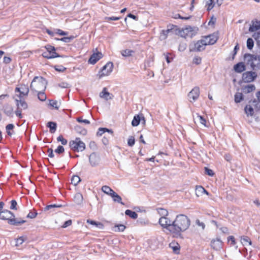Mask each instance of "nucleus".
Instances as JSON below:
<instances>
[{
	"mask_svg": "<svg viewBox=\"0 0 260 260\" xmlns=\"http://www.w3.org/2000/svg\"><path fill=\"white\" fill-rule=\"evenodd\" d=\"M106 132H107L111 134H113V131L112 129H110L107 128L100 127L98 129L96 135L98 136H101Z\"/></svg>",
	"mask_w": 260,
	"mask_h": 260,
	"instance_id": "32",
	"label": "nucleus"
},
{
	"mask_svg": "<svg viewBox=\"0 0 260 260\" xmlns=\"http://www.w3.org/2000/svg\"><path fill=\"white\" fill-rule=\"evenodd\" d=\"M125 214L126 215L128 216L133 219H136L138 218L137 213L136 212L129 209H127L125 211Z\"/></svg>",
	"mask_w": 260,
	"mask_h": 260,
	"instance_id": "29",
	"label": "nucleus"
},
{
	"mask_svg": "<svg viewBox=\"0 0 260 260\" xmlns=\"http://www.w3.org/2000/svg\"><path fill=\"white\" fill-rule=\"evenodd\" d=\"M69 145L71 149L75 152H82L86 148L85 144L80 138H76L75 140L70 141Z\"/></svg>",
	"mask_w": 260,
	"mask_h": 260,
	"instance_id": "4",
	"label": "nucleus"
},
{
	"mask_svg": "<svg viewBox=\"0 0 260 260\" xmlns=\"http://www.w3.org/2000/svg\"><path fill=\"white\" fill-rule=\"evenodd\" d=\"M121 18L120 17H106L105 18V21L107 22H109L110 20L116 21L118 20Z\"/></svg>",
	"mask_w": 260,
	"mask_h": 260,
	"instance_id": "56",
	"label": "nucleus"
},
{
	"mask_svg": "<svg viewBox=\"0 0 260 260\" xmlns=\"http://www.w3.org/2000/svg\"><path fill=\"white\" fill-rule=\"evenodd\" d=\"M169 247L172 248L175 254H179L180 252V246L177 243L171 242L169 244Z\"/></svg>",
	"mask_w": 260,
	"mask_h": 260,
	"instance_id": "24",
	"label": "nucleus"
},
{
	"mask_svg": "<svg viewBox=\"0 0 260 260\" xmlns=\"http://www.w3.org/2000/svg\"><path fill=\"white\" fill-rule=\"evenodd\" d=\"M205 172L206 174L210 176H213L214 174L213 171L211 169H209L207 167L205 168Z\"/></svg>",
	"mask_w": 260,
	"mask_h": 260,
	"instance_id": "58",
	"label": "nucleus"
},
{
	"mask_svg": "<svg viewBox=\"0 0 260 260\" xmlns=\"http://www.w3.org/2000/svg\"><path fill=\"white\" fill-rule=\"evenodd\" d=\"M81 181L80 178L77 175H74L71 179V183L74 185H77Z\"/></svg>",
	"mask_w": 260,
	"mask_h": 260,
	"instance_id": "40",
	"label": "nucleus"
},
{
	"mask_svg": "<svg viewBox=\"0 0 260 260\" xmlns=\"http://www.w3.org/2000/svg\"><path fill=\"white\" fill-rule=\"evenodd\" d=\"M197 117L199 118L200 122L203 125L206 126V120L205 119V118L203 116H201L199 114H198Z\"/></svg>",
	"mask_w": 260,
	"mask_h": 260,
	"instance_id": "60",
	"label": "nucleus"
},
{
	"mask_svg": "<svg viewBox=\"0 0 260 260\" xmlns=\"http://www.w3.org/2000/svg\"><path fill=\"white\" fill-rule=\"evenodd\" d=\"M56 34L60 36H66L68 35V32L67 31H64L60 29H57L56 30Z\"/></svg>",
	"mask_w": 260,
	"mask_h": 260,
	"instance_id": "63",
	"label": "nucleus"
},
{
	"mask_svg": "<svg viewBox=\"0 0 260 260\" xmlns=\"http://www.w3.org/2000/svg\"><path fill=\"white\" fill-rule=\"evenodd\" d=\"M200 88L194 87L188 94V97L190 102H194L198 100L200 95Z\"/></svg>",
	"mask_w": 260,
	"mask_h": 260,
	"instance_id": "8",
	"label": "nucleus"
},
{
	"mask_svg": "<svg viewBox=\"0 0 260 260\" xmlns=\"http://www.w3.org/2000/svg\"><path fill=\"white\" fill-rule=\"evenodd\" d=\"M47 126L49 128V131L51 133L53 134L55 133L57 127V124L55 122L49 121L47 123Z\"/></svg>",
	"mask_w": 260,
	"mask_h": 260,
	"instance_id": "26",
	"label": "nucleus"
},
{
	"mask_svg": "<svg viewBox=\"0 0 260 260\" xmlns=\"http://www.w3.org/2000/svg\"><path fill=\"white\" fill-rule=\"evenodd\" d=\"M49 105L50 106L56 109H58L59 108V105H58V102L57 101L50 100Z\"/></svg>",
	"mask_w": 260,
	"mask_h": 260,
	"instance_id": "50",
	"label": "nucleus"
},
{
	"mask_svg": "<svg viewBox=\"0 0 260 260\" xmlns=\"http://www.w3.org/2000/svg\"><path fill=\"white\" fill-rule=\"evenodd\" d=\"M46 49V51L42 53V56L47 59H52L55 57H63V56L59 55L56 52V49L54 46L50 45H47L45 46Z\"/></svg>",
	"mask_w": 260,
	"mask_h": 260,
	"instance_id": "6",
	"label": "nucleus"
},
{
	"mask_svg": "<svg viewBox=\"0 0 260 260\" xmlns=\"http://www.w3.org/2000/svg\"><path fill=\"white\" fill-rule=\"evenodd\" d=\"M74 39V37L73 36H71L70 37H64L61 38L60 39H57V40H59L65 43H70Z\"/></svg>",
	"mask_w": 260,
	"mask_h": 260,
	"instance_id": "41",
	"label": "nucleus"
},
{
	"mask_svg": "<svg viewBox=\"0 0 260 260\" xmlns=\"http://www.w3.org/2000/svg\"><path fill=\"white\" fill-rule=\"evenodd\" d=\"M102 190L106 194L111 196L113 194V192H114V191L110 187L107 185L103 186L102 187Z\"/></svg>",
	"mask_w": 260,
	"mask_h": 260,
	"instance_id": "30",
	"label": "nucleus"
},
{
	"mask_svg": "<svg viewBox=\"0 0 260 260\" xmlns=\"http://www.w3.org/2000/svg\"><path fill=\"white\" fill-rule=\"evenodd\" d=\"M57 141H59L61 142V144L65 145L68 143V141L64 139L62 135L59 136L57 138Z\"/></svg>",
	"mask_w": 260,
	"mask_h": 260,
	"instance_id": "51",
	"label": "nucleus"
},
{
	"mask_svg": "<svg viewBox=\"0 0 260 260\" xmlns=\"http://www.w3.org/2000/svg\"><path fill=\"white\" fill-rule=\"evenodd\" d=\"M166 217H161L158 221L159 224L165 229V226H166Z\"/></svg>",
	"mask_w": 260,
	"mask_h": 260,
	"instance_id": "53",
	"label": "nucleus"
},
{
	"mask_svg": "<svg viewBox=\"0 0 260 260\" xmlns=\"http://www.w3.org/2000/svg\"><path fill=\"white\" fill-rule=\"evenodd\" d=\"M253 105L255 109L257 110H260V102L258 101H256L254 99L253 101Z\"/></svg>",
	"mask_w": 260,
	"mask_h": 260,
	"instance_id": "54",
	"label": "nucleus"
},
{
	"mask_svg": "<svg viewBox=\"0 0 260 260\" xmlns=\"http://www.w3.org/2000/svg\"><path fill=\"white\" fill-rule=\"evenodd\" d=\"M11 206L10 209L17 210V203L15 200H13L10 202Z\"/></svg>",
	"mask_w": 260,
	"mask_h": 260,
	"instance_id": "49",
	"label": "nucleus"
},
{
	"mask_svg": "<svg viewBox=\"0 0 260 260\" xmlns=\"http://www.w3.org/2000/svg\"><path fill=\"white\" fill-rule=\"evenodd\" d=\"M83 200L82 194L80 192H77L75 194L74 198V202L77 205H81Z\"/></svg>",
	"mask_w": 260,
	"mask_h": 260,
	"instance_id": "25",
	"label": "nucleus"
},
{
	"mask_svg": "<svg viewBox=\"0 0 260 260\" xmlns=\"http://www.w3.org/2000/svg\"><path fill=\"white\" fill-rule=\"evenodd\" d=\"M158 213L161 216V217H166L168 215V211L164 209L159 208L157 209Z\"/></svg>",
	"mask_w": 260,
	"mask_h": 260,
	"instance_id": "39",
	"label": "nucleus"
},
{
	"mask_svg": "<svg viewBox=\"0 0 260 260\" xmlns=\"http://www.w3.org/2000/svg\"><path fill=\"white\" fill-rule=\"evenodd\" d=\"M235 71L237 73H241L246 70L244 63L240 62L236 64L234 67Z\"/></svg>",
	"mask_w": 260,
	"mask_h": 260,
	"instance_id": "21",
	"label": "nucleus"
},
{
	"mask_svg": "<svg viewBox=\"0 0 260 260\" xmlns=\"http://www.w3.org/2000/svg\"><path fill=\"white\" fill-rule=\"evenodd\" d=\"M58 85L59 87L63 88H68L69 87V84L68 83L63 82L58 84Z\"/></svg>",
	"mask_w": 260,
	"mask_h": 260,
	"instance_id": "62",
	"label": "nucleus"
},
{
	"mask_svg": "<svg viewBox=\"0 0 260 260\" xmlns=\"http://www.w3.org/2000/svg\"><path fill=\"white\" fill-rule=\"evenodd\" d=\"M14 128V125L13 124H8L6 127V131L8 135L9 136H11L12 135V133L10 132L11 130H12Z\"/></svg>",
	"mask_w": 260,
	"mask_h": 260,
	"instance_id": "45",
	"label": "nucleus"
},
{
	"mask_svg": "<svg viewBox=\"0 0 260 260\" xmlns=\"http://www.w3.org/2000/svg\"><path fill=\"white\" fill-rule=\"evenodd\" d=\"M29 90L28 86L24 84L21 85L19 87H16L15 90L16 92H19L20 94L18 95L19 98L27 95Z\"/></svg>",
	"mask_w": 260,
	"mask_h": 260,
	"instance_id": "11",
	"label": "nucleus"
},
{
	"mask_svg": "<svg viewBox=\"0 0 260 260\" xmlns=\"http://www.w3.org/2000/svg\"><path fill=\"white\" fill-rule=\"evenodd\" d=\"M252 37L256 41V44L257 46L260 47V32H255Z\"/></svg>",
	"mask_w": 260,
	"mask_h": 260,
	"instance_id": "43",
	"label": "nucleus"
},
{
	"mask_svg": "<svg viewBox=\"0 0 260 260\" xmlns=\"http://www.w3.org/2000/svg\"><path fill=\"white\" fill-rule=\"evenodd\" d=\"M126 226L123 224H116L114 226V231L116 232H123L125 229Z\"/></svg>",
	"mask_w": 260,
	"mask_h": 260,
	"instance_id": "36",
	"label": "nucleus"
},
{
	"mask_svg": "<svg viewBox=\"0 0 260 260\" xmlns=\"http://www.w3.org/2000/svg\"><path fill=\"white\" fill-rule=\"evenodd\" d=\"M113 64L112 62H107L101 70L100 75V77L101 78L103 76L109 75L112 71Z\"/></svg>",
	"mask_w": 260,
	"mask_h": 260,
	"instance_id": "9",
	"label": "nucleus"
},
{
	"mask_svg": "<svg viewBox=\"0 0 260 260\" xmlns=\"http://www.w3.org/2000/svg\"><path fill=\"white\" fill-rule=\"evenodd\" d=\"M241 243L243 245H247V244L249 245H251V241L250 239L246 236H243L241 237Z\"/></svg>",
	"mask_w": 260,
	"mask_h": 260,
	"instance_id": "31",
	"label": "nucleus"
},
{
	"mask_svg": "<svg viewBox=\"0 0 260 260\" xmlns=\"http://www.w3.org/2000/svg\"><path fill=\"white\" fill-rule=\"evenodd\" d=\"M223 0H207L206 6L208 11L212 10L216 5L219 7L222 4Z\"/></svg>",
	"mask_w": 260,
	"mask_h": 260,
	"instance_id": "12",
	"label": "nucleus"
},
{
	"mask_svg": "<svg viewBox=\"0 0 260 260\" xmlns=\"http://www.w3.org/2000/svg\"><path fill=\"white\" fill-rule=\"evenodd\" d=\"M11 61V58L10 57L5 56L3 59L4 63L8 64Z\"/></svg>",
	"mask_w": 260,
	"mask_h": 260,
	"instance_id": "64",
	"label": "nucleus"
},
{
	"mask_svg": "<svg viewBox=\"0 0 260 260\" xmlns=\"http://www.w3.org/2000/svg\"><path fill=\"white\" fill-rule=\"evenodd\" d=\"M203 191H205V189L202 186H197L196 188V194L198 197L202 196Z\"/></svg>",
	"mask_w": 260,
	"mask_h": 260,
	"instance_id": "38",
	"label": "nucleus"
},
{
	"mask_svg": "<svg viewBox=\"0 0 260 260\" xmlns=\"http://www.w3.org/2000/svg\"><path fill=\"white\" fill-rule=\"evenodd\" d=\"M242 89L244 93H248L255 90V87L253 84H248L246 86H243Z\"/></svg>",
	"mask_w": 260,
	"mask_h": 260,
	"instance_id": "23",
	"label": "nucleus"
},
{
	"mask_svg": "<svg viewBox=\"0 0 260 260\" xmlns=\"http://www.w3.org/2000/svg\"><path fill=\"white\" fill-rule=\"evenodd\" d=\"M47 84V80L45 78L42 77H35L30 84V88L31 90L37 92L44 91Z\"/></svg>",
	"mask_w": 260,
	"mask_h": 260,
	"instance_id": "3",
	"label": "nucleus"
},
{
	"mask_svg": "<svg viewBox=\"0 0 260 260\" xmlns=\"http://www.w3.org/2000/svg\"><path fill=\"white\" fill-rule=\"evenodd\" d=\"M120 52L123 56L129 57L133 55V54L135 53V51L133 50L126 49L125 50H121Z\"/></svg>",
	"mask_w": 260,
	"mask_h": 260,
	"instance_id": "27",
	"label": "nucleus"
},
{
	"mask_svg": "<svg viewBox=\"0 0 260 260\" xmlns=\"http://www.w3.org/2000/svg\"><path fill=\"white\" fill-rule=\"evenodd\" d=\"M244 111L247 116H252L254 114V110L250 105H246L244 108Z\"/></svg>",
	"mask_w": 260,
	"mask_h": 260,
	"instance_id": "28",
	"label": "nucleus"
},
{
	"mask_svg": "<svg viewBox=\"0 0 260 260\" xmlns=\"http://www.w3.org/2000/svg\"><path fill=\"white\" fill-rule=\"evenodd\" d=\"M64 151V149L62 146L59 145L55 150L54 152L58 154H61Z\"/></svg>",
	"mask_w": 260,
	"mask_h": 260,
	"instance_id": "55",
	"label": "nucleus"
},
{
	"mask_svg": "<svg viewBox=\"0 0 260 260\" xmlns=\"http://www.w3.org/2000/svg\"><path fill=\"white\" fill-rule=\"evenodd\" d=\"M254 42L251 38H248L247 40V47L248 49H252L253 47Z\"/></svg>",
	"mask_w": 260,
	"mask_h": 260,
	"instance_id": "47",
	"label": "nucleus"
},
{
	"mask_svg": "<svg viewBox=\"0 0 260 260\" xmlns=\"http://www.w3.org/2000/svg\"><path fill=\"white\" fill-rule=\"evenodd\" d=\"M135 143V138L133 136H131L129 137L127 141V144L129 146L132 147L134 146Z\"/></svg>",
	"mask_w": 260,
	"mask_h": 260,
	"instance_id": "52",
	"label": "nucleus"
},
{
	"mask_svg": "<svg viewBox=\"0 0 260 260\" xmlns=\"http://www.w3.org/2000/svg\"><path fill=\"white\" fill-rule=\"evenodd\" d=\"M38 214V213L35 210L33 211H30L29 213L27 214L26 217L28 218L33 219L35 218Z\"/></svg>",
	"mask_w": 260,
	"mask_h": 260,
	"instance_id": "46",
	"label": "nucleus"
},
{
	"mask_svg": "<svg viewBox=\"0 0 260 260\" xmlns=\"http://www.w3.org/2000/svg\"><path fill=\"white\" fill-rule=\"evenodd\" d=\"M3 111L4 113L8 116L12 117L13 116V108L9 104H6L3 107Z\"/></svg>",
	"mask_w": 260,
	"mask_h": 260,
	"instance_id": "17",
	"label": "nucleus"
},
{
	"mask_svg": "<svg viewBox=\"0 0 260 260\" xmlns=\"http://www.w3.org/2000/svg\"><path fill=\"white\" fill-rule=\"evenodd\" d=\"M0 219L8 220V223L12 225L18 226L26 222L21 218H15V216L11 211L5 209L0 212Z\"/></svg>",
	"mask_w": 260,
	"mask_h": 260,
	"instance_id": "2",
	"label": "nucleus"
},
{
	"mask_svg": "<svg viewBox=\"0 0 260 260\" xmlns=\"http://www.w3.org/2000/svg\"><path fill=\"white\" fill-rule=\"evenodd\" d=\"M184 30L186 31V32H192L194 31H197L198 28L196 27H192L190 26L186 27Z\"/></svg>",
	"mask_w": 260,
	"mask_h": 260,
	"instance_id": "59",
	"label": "nucleus"
},
{
	"mask_svg": "<svg viewBox=\"0 0 260 260\" xmlns=\"http://www.w3.org/2000/svg\"><path fill=\"white\" fill-rule=\"evenodd\" d=\"M62 207V206L61 204H59V205H57V204L49 205L47 206L46 207H45L44 211H48V210H51V209H52L53 208H61Z\"/></svg>",
	"mask_w": 260,
	"mask_h": 260,
	"instance_id": "44",
	"label": "nucleus"
},
{
	"mask_svg": "<svg viewBox=\"0 0 260 260\" xmlns=\"http://www.w3.org/2000/svg\"><path fill=\"white\" fill-rule=\"evenodd\" d=\"M140 117L139 115H135L134 118L132 121V125L133 126H137L140 124Z\"/></svg>",
	"mask_w": 260,
	"mask_h": 260,
	"instance_id": "37",
	"label": "nucleus"
},
{
	"mask_svg": "<svg viewBox=\"0 0 260 260\" xmlns=\"http://www.w3.org/2000/svg\"><path fill=\"white\" fill-rule=\"evenodd\" d=\"M110 95V93L107 91V88L104 87L102 92L100 93V96L101 98H103L106 100L108 101V100L112 99L113 97V95L111 94Z\"/></svg>",
	"mask_w": 260,
	"mask_h": 260,
	"instance_id": "20",
	"label": "nucleus"
},
{
	"mask_svg": "<svg viewBox=\"0 0 260 260\" xmlns=\"http://www.w3.org/2000/svg\"><path fill=\"white\" fill-rule=\"evenodd\" d=\"M54 69L59 72H63L66 70V68L61 65H56L54 67Z\"/></svg>",
	"mask_w": 260,
	"mask_h": 260,
	"instance_id": "48",
	"label": "nucleus"
},
{
	"mask_svg": "<svg viewBox=\"0 0 260 260\" xmlns=\"http://www.w3.org/2000/svg\"><path fill=\"white\" fill-rule=\"evenodd\" d=\"M100 157L94 152L89 156V161L92 167L97 166L100 161Z\"/></svg>",
	"mask_w": 260,
	"mask_h": 260,
	"instance_id": "14",
	"label": "nucleus"
},
{
	"mask_svg": "<svg viewBox=\"0 0 260 260\" xmlns=\"http://www.w3.org/2000/svg\"><path fill=\"white\" fill-rule=\"evenodd\" d=\"M222 244L223 242L220 239L216 238L211 240L210 245L213 249L217 251L220 250L222 248Z\"/></svg>",
	"mask_w": 260,
	"mask_h": 260,
	"instance_id": "13",
	"label": "nucleus"
},
{
	"mask_svg": "<svg viewBox=\"0 0 260 260\" xmlns=\"http://www.w3.org/2000/svg\"><path fill=\"white\" fill-rule=\"evenodd\" d=\"M15 101L18 109L25 110L27 108V104L24 100H22V98H19V100L16 99Z\"/></svg>",
	"mask_w": 260,
	"mask_h": 260,
	"instance_id": "18",
	"label": "nucleus"
},
{
	"mask_svg": "<svg viewBox=\"0 0 260 260\" xmlns=\"http://www.w3.org/2000/svg\"><path fill=\"white\" fill-rule=\"evenodd\" d=\"M172 28H168L167 30H162L160 35V39L161 40H165L168 34L172 31Z\"/></svg>",
	"mask_w": 260,
	"mask_h": 260,
	"instance_id": "33",
	"label": "nucleus"
},
{
	"mask_svg": "<svg viewBox=\"0 0 260 260\" xmlns=\"http://www.w3.org/2000/svg\"><path fill=\"white\" fill-rule=\"evenodd\" d=\"M205 38L207 45H209L215 44L217 42L218 37L216 35L213 34L206 37Z\"/></svg>",
	"mask_w": 260,
	"mask_h": 260,
	"instance_id": "16",
	"label": "nucleus"
},
{
	"mask_svg": "<svg viewBox=\"0 0 260 260\" xmlns=\"http://www.w3.org/2000/svg\"><path fill=\"white\" fill-rule=\"evenodd\" d=\"M252 25L249 28V31L254 32L260 29V21L257 20H252Z\"/></svg>",
	"mask_w": 260,
	"mask_h": 260,
	"instance_id": "19",
	"label": "nucleus"
},
{
	"mask_svg": "<svg viewBox=\"0 0 260 260\" xmlns=\"http://www.w3.org/2000/svg\"><path fill=\"white\" fill-rule=\"evenodd\" d=\"M244 57L247 63L250 64L252 70H254L256 68H260V55L245 54Z\"/></svg>",
	"mask_w": 260,
	"mask_h": 260,
	"instance_id": "5",
	"label": "nucleus"
},
{
	"mask_svg": "<svg viewBox=\"0 0 260 260\" xmlns=\"http://www.w3.org/2000/svg\"><path fill=\"white\" fill-rule=\"evenodd\" d=\"M244 99V96L242 93L237 92L235 94V102L236 103H239Z\"/></svg>",
	"mask_w": 260,
	"mask_h": 260,
	"instance_id": "35",
	"label": "nucleus"
},
{
	"mask_svg": "<svg viewBox=\"0 0 260 260\" xmlns=\"http://www.w3.org/2000/svg\"><path fill=\"white\" fill-rule=\"evenodd\" d=\"M166 226H165V229H166L170 232L173 233L174 221H172L166 216Z\"/></svg>",
	"mask_w": 260,
	"mask_h": 260,
	"instance_id": "22",
	"label": "nucleus"
},
{
	"mask_svg": "<svg viewBox=\"0 0 260 260\" xmlns=\"http://www.w3.org/2000/svg\"><path fill=\"white\" fill-rule=\"evenodd\" d=\"M77 121L79 122H83L85 124H89L90 123V121L88 120H87V119H83L82 117H78L77 118Z\"/></svg>",
	"mask_w": 260,
	"mask_h": 260,
	"instance_id": "61",
	"label": "nucleus"
},
{
	"mask_svg": "<svg viewBox=\"0 0 260 260\" xmlns=\"http://www.w3.org/2000/svg\"><path fill=\"white\" fill-rule=\"evenodd\" d=\"M190 225L189 218L184 214H179L176 216L174 220L173 233L180 235L181 232L187 230Z\"/></svg>",
	"mask_w": 260,
	"mask_h": 260,
	"instance_id": "1",
	"label": "nucleus"
},
{
	"mask_svg": "<svg viewBox=\"0 0 260 260\" xmlns=\"http://www.w3.org/2000/svg\"><path fill=\"white\" fill-rule=\"evenodd\" d=\"M257 77V74L254 72H246L242 75V80L245 83L253 81Z\"/></svg>",
	"mask_w": 260,
	"mask_h": 260,
	"instance_id": "10",
	"label": "nucleus"
},
{
	"mask_svg": "<svg viewBox=\"0 0 260 260\" xmlns=\"http://www.w3.org/2000/svg\"><path fill=\"white\" fill-rule=\"evenodd\" d=\"M38 98L41 101H45L46 100V95L44 91L38 92Z\"/></svg>",
	"mask_w": 260,
	"mask_h": 260,
	"instance_id": "42",
	"label": "nucleus"
},
{
	"mask_svg": "<svg viewBox=\"0 0 260 260\" xmlns=\"http://www.w3.org/2000/svg\"><path fill=\"white\" fill-rule=\"evenodd\" d=\"M202 58L199 56H196L193 59V63L197 65L200 64L201 63Z\"/></svg>",
	"mask_w": 260,
	"mask_h": 260,
	"instance_id": "57",
	"label": "nucleus"
},
{
	"mask_svg": "<svg viewBox=\"0 0 260 260\" xmlns=\"http://www.w3.org/2000/svg\"><path fill=\"white\" fill-rule=\"evenodd\" d=\"M111 197L112 198L114 202L120 203L122 205H124V203L121 201V197L116 193L115 191L114 192H113V194Z\"/></svg>",
	"mask_w": 260,
	"mask_h": 260,
	"instance_id": "34",
	"label": "nucleus"
},
{
	"mask_svg": "<svg viewBox=\"0 0 260 260\" xmlns=\"http://www.w3.org/2000/svg\"><path fill=\"white\" fill-rule=\"evenodd\" d=\"M206 40H200L196 42H193L189 45V50L191 52H199L204 50L207 46Z\"/></svg>",
	"mask_w": 260,
	"mask_h": 260,
	"instance_id": "7",
	"label": "nucleus"
},
{
	"mask_svg": "<svg viewBox=\"0 0 260 260\" xmlns=\"http://www.w3.org/2000/svg\"><path fill=\"white\" fill-rule=\"evenodd\" d=\"M103 56L102 53L100 52L93 53L88 60V62L92 64H95Z\"/></svg>",
	"mask_w": 260,
	"mask_h": 260,
	"instance_id": "15",
	"label": "nucleus"
}]
</instances>
